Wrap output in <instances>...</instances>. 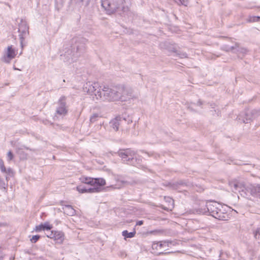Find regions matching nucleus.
Listing matches in <instances>:
<instances>
[{
  "instance_id": "f257e3e1",
  "label": "nucleus",
  "mask_w": 260,
  "mask_h": 260,
  "mask_svg": "<svg viewBox=\"0 0 260 260\" xmlns=\"http://www.w3.org/2000/svg\"><path fill=\"white\" fill-rule=\"evenodd\" d=\"M97 96L99 100L104 101H126L128 99V91L122 86L110 88L107 85H103L101 91H98Z\"/></svg>"
},
{
  "instance_id": "f03ea898",
  "label": "nucleus",
  "mask_w": 260,
  "mask_h": 260,
  "mask_svg": "<svg viewBox=\"0 0 260 260\" xmlns=\"http://www.w3.org/2000/svg\"><path fill=\"white\" fill-rule=\"evenodd\" d=\"M80 180L81 182L91 186L90 187H88L83 184L78 185L76 190L80 193L99 192L101 190V187L106 185L105 180L101 178H93L82 176Z\"/></svg>"
},
{
  "instance_id": "7ed1b4c3",
  "label": "nucleus",
  "mask_w": 260,
  "mask_h": 260,
  "mask_svg": "<svg viewBox=\"0 0 260 260\" xmlns=\"http://www.w3.org/2000/svg\"><path fill=\"white\" fill-rule=\"evenodd\" d=\"M221 205L216 202H208L205 206L201 207L200 212L202 214L210 213L214 218L219 220H225L220 208Z\"/></svg>"
},
{
  "instance_id": "20e7f679",
  "label": "nucleus",
  "mask_w": 260,
  "mask_h": 260,
  "mask_svg": "<svg viewBox=\"0 0 260 260\" xmlns=\"http://www.w3.org/2000/svg\"><path fill=\"white\" fill-rule=\"evenodd\" d=\"M229 185L232 190L234 192H239L241 196L246 198H249L248 193L250 194V190L248 187L251 185H246L243 182L238 180H233L229 182Z\"/></svg>"
},
{
  "instance_id": "39448f33",
  "label": "nucleus",
  "mask_w": 260,
  "mask_h": 260,
  "mask_svg": "<svg viewBox=\"0 0 260 260\" xmlns=\"http://www.w3.org/2000/svg\"><path fill=\"white\" fill-rule=\"evenodd\" d=\"M18 54V50L15 47L12 45H9L4 50L1 59L4 62L9 63L17 57Z\"/></svg>"
},
{
  "instance_id": "423d86ee",
  "label": "nucleus",
  "mask_w": 260,
  "mask_h": 260,
  "mask_svg": "<svg viewBox=\"0 0 260 260\" xmlns=\"http://www.w3.org/2000/svg\"><path fill=\"white\" fill-rule=\"evenodd\" d=\"M102 86H100L97 82L91 83L87 82L83 87V91L90 95L93 99L99 100L98 98V93L99 91H101Z\"/></svg>"
},
{
  "instance_id": "0eeeda50",
  "label": "nucleus",
  "mask_w": 260,
  "mask_h": 260,
  "mask_svg": "<svg viewBox=\"0 0 260 260\" xmlns=\"http://www.w3.org/2000/svg\"><path fill=\"white\" fill-rule=\"evenodd\" d=\"M122 3V0H114L112 3L109 0H102V6L109 13H113L120 8L119 4Z\"/></svg>"
},
{
  "instance_id": "6e6552de",
  "label": "nucleus",
  "mask_w": 260,
  "mask_h": 260,
  "mask_svg": "<svg viewBox=\"0 0 260 260\" xmlns=\"http://www.w3.org/2000/svg\"><path fill=\"white\" fill-rule=\"evenodd\" d=\"M18 31L19 32V36L20 39L21 46L22 48H23V42L29 34L28 26L25 21L22 20H21L18 26Z\"/></svg>"
},
{
  "instance_id": "1a4fd4ad",
  "label": "nucleus",
  "mask_w": 260,
  "mask_h": 260,
  "mask_svg": "<svg viewBox=\"0 0 260 260\" xmlns=\"http://www.w3.org/2000/svg\"><path fill=\"white\" fill-rule=\"evenodd\" d=\"M56 114L64 116L68 113V108L66 105V98L61 96L58 102V105L56 109Z\"/></svg>"
},
{
  "instance_id": "9d476101",
  "label": "nucleus",
  "mask_w": 260,
  "mask_h": 260,
  "mask_svg": "<svg viewBox=\"0 0 260 260\" xmlns=\"http://www.w3.org/2000/svg\"><path fill=\"white\" fill-rule=\"evenodd\" d=\"M49 238L53 239L56 243L62 244L64 239V235L63 232L58 231H52L47 235Z\"/></svg>"
},
{
  "instance_id": "9b49d317",
  "label": "nucleus",
  "mask_w": 260,
  "mask_h": 260,
  "mask_svg": "<svg viewBox=\"0 0 260 260\" xmlns=\"http://www.w3.org/2000/svg\"><path fill=\"white\" fill-rule=\"evenodd\" d=\"M118 154L123 161H127L134 155V152L129 149L122 150L118 152Z\"/></svg>"
},
{
  "instance_id": "f8f14e48",
  "label": "nucleus",
  "mask_w": 260,
  "mask_h": 260,
  "mask_svg": "<svg viewBox=\"0 0 260 260\" xmlns=\"http://www.w3.org/2000/svg\"><path fill=\"white\" fill-rule=\"evenodd\" d=\"M0 170L1 172L5 175L6 180H8L10 176L13 175V170L10 168H6L5 166L4 162L2 160H0Z\"/></svg>"
},
{
  "instance_id": "ddd939ff",
  "label": "nucleus",
  "mask_w": 260,
  "mask_h": 260,
  "mask_svg": "<svg viewBox=\"0 0 260 260\" xmlns=\"http://www.w3.org/2000/svg\"><path fill=\"white\" fill-rule=\"evenodd\" d=\"M53 228L52 224L49 222H45L39 225L36 226L34 230L36 232H39L41 231L50 230Z\"/></svg>"
},
{
  "instance_id": "4468645a",
  "label": "nucleus",
  "mask_w": 260,
  "mask_h": 260,
  "mask_svg": "<svg viewBox=\"0 0 260 260\" xmlns=\"http://www.w3.org/2000/svg\"><path fill=\"white\" fill-rule=\"evenodd\" d=\"M248 188L250 190V194L260 198V184L250 185Z\"/></svg>"
},
{
  "instance_id": "2eb2a0df",
  "label": "nucleus",
  "mask_w": 260,
  "mask_h": 260,
  "mask_svg": "<svg viewBox=\"0 0 260 260\" xmlns=\"http://www.w3.org/2000/svg\"><path fill=\"white\" fill-rule=\"evenodd\" d=\"M166 246V242H160L153 243L152 247L153 249H156L157 252L160 253L162 252L163 248Z\"/></svg>"
},
{
  "instance_id": "dca6fc26",
  "label": "nucleus",
  "mask_w": 260,
  "mask_h": 260,
  "mask_svg": "<svg viewBox=\"0 0 260 260\" xmlns=\"http://www.w3.org/2000/svg\"><path fill=\"white\" fill-rule=\"evenodd\" d=\"M239 120L244 123H249L251 120V115L250 113L241 114L239 116Z\"/></svg>"
},
{
  "instance_id": "f3484780",
  "label": "nucleus",
  "mask_w": 260,
  "mask_h": 260,
  "mask_svg": "<svg viewBox=\"0 0 260 260\" xmlns=\"http://www.w3.org/2000/svg\"><path fill=\"white\" fill-rule=\"evenodd\" d=\"M63 212L69 216H73L75 214V210L70 205H66L63 207Z\"/></svg>"
},
{
  "instance_id": "a211bd4d",
  "label": "nucleus",
  "mask_w": 260,
  "mask_h": 260,
  "mask_svg": "<svg viewBox=\"0 0 260 260\" xmlns=\"http://www.w3.org/2000/svg\"><path fill=\"white\" fill-rule=\"evenodd\" d=\"M119 124V119L117 118L112 120L110 122V125L115 131L118 129Z\"/></svg>"
},
{
  "instance_id": "6ab92c4d",
  "label": "nucleus",
  "mask_w": 260,
  "mask_h": 260,
  "mask_svg": "<svg viewBox=\"0 0 260 260\" xmlns=\"http://www.w3.org/2000/svg\"><path fill=\"white\" fill-rule=\"evenodd\" d=\"M136 232L128 233L127 231L122 232V236L125 238H133L134 237Z\"/></svg>"
},
{
  "instance_id": "aec40b11",
  "label": "nucleus",
  "mask_w": 260,
  "mask_h": 260,
  "mask_svg": "<svg viewBox=\"0 0 260 260\" xmlns=\"http://www.w3.org/2000/svg\"><path fill=\"white\" fill-rule=\"evenodd\" d=\"M166 199L167 202L169 203L168 209L171 210V209L174 207V201L172 198L169 197Z\"/></svg>"
},
{
  "instance_id": "412c9836",
  "label": "nucleus",
  "mask_w": 260,
  "mask_h": 260,
  "mask_svg": "<svg viewBox=\"0 0 260 260\" xmlns=\"http://www.w3.org/2000/svg\"><path fill=\"white\" fill-rule=\"evenodd\" d=\"M254 235L256 239L260 240V228H257L254 231Z\"/></svg>"
},
{
  "instance_id": "4be33fe9",
  "label": "nucleus",
  "mask_w": 260,
  "mask_h": 260,
  "mask_svg": "<svg viewBox=\"0 0 260 260\" xmlns=\"http://www.w3.org/2000/svg\"><path fill=\"white\" fill-rule=\"evenodd\" d=\"M7 160L10 162L14 158V155L11 151H9L7 154Z\"/></svg>"
},
{
  "instance_id": "5701e85b",
  "label": "nucleus",
  "mask_w": 260,
  "mask_h": 260,
  "mask_svg": "<svg viewBox=\"0 0 260 260\" xmlns=\"http://www.w3.org/2000/svg\"><path fill=\"white\" fill-rule=\"evenodd\" d=\"M40 238V236L39 235L33 236L30 239V241L31 243H36Z\"/></svg>"
},
{
  "instance_id": "b1692460",
  "label": "nucleus",
  "mask_w": 260,
  "mask_h": 260,
  "mask_svg": "<svg viewBox=\"0 0 260 260\" xmlns=\"http://www.w3.org/2000/svg\"><path fill=\"white\" fill-rule=\"evenodd\" d=\"M99 117V115L98 114H92L90 118V120L91 122H94L96 118Z\"/></svg>"
},
{
  "instance_id": "393cba45",
  "label": "nucleus",
  "mask_w": 260,
  "mask_h": 260,
  "mask_svg": "<svg viewBox=\"0 0 260 260\" xmlns=\"http://www.w3.org/2000/svg\"><path fill=\"white\" fill-rule=\"evenodd\" d=\"M177 3L179 4L183 5L184 6H187L188 4L187 0H178Z\"/></svg>"
},
{
  "instance_id": "a878e982",
  "label": "nucleus",
  "mask_w": 260,
  "mask_h": 260,
  "mask_svg": "<svg viewBox=\"0 0 260 260\" xmlns=\"http://www.w3.org/2000/svg\"><path fill=\"white\" fill-rule=\"evenodd\" d=\"M260 19V17H255V16H254V17H252L250 18V21H251V22H256V21H258Z\"/></svg>"
},
{
  "instance_id": "bb28decb",
  "label": "nucleus",
  "mask_w": 260,
  "mask_h": 260,
  "mask_svg": "<svg viewBox=\"0 0 260 260\" xmlns=\"http://www.w3.org/2000/svg\"><path fill=\"white\" fill-rule=\"evenodd\" d=\"M108 187H109V186ZM109 187H111V188H113V189L119 188L120 187V185H117V184L112 185L110 186H109Z\"/></svg>"
},
{
  "instance_id": "cd10ccee",
  "label": "nucleus",
  "mask_w": 260,
  "mask_h": 260,
  "mask_svg": "<svg viewBox=\"0 0 260 260\" xmlns=\"http://www.w3.org/2000/svg\"><path fill=\"white\" fill-rule=\"evenodd\" d=\"M143 223V222L142 220H140V221H138L137 222V225H142Z\"/></svg>"
},
{
  "instance_id": "c85d7f7f",
  "label": "nucleus",
  "mask_w": 260,
  "mask_h": 260,
  "mask_svg": "<svg viewBox=\"0 0 260 260\" xmlns=\"http://www.w3.org/2000/svg\"><path fill=\"white\" fill-rule=\"evenodd\" d=\"M194 106H195V104L192 105V107H191V108L192 109V110L196 111V110H197V109H196V108H194Z\"/></svg>"
},
{
  "instance_id": "c756f323",
  "label": "nucleus",
  "mask_w": 260,
  "mask_h": 260,
  "mask_svg": "<svg viewBox=\"0 0 260 260\" xmlns=\"http://www.w3.org/2000/svg\"><path fill=\"white\" fill-rule=\"evenodd\" d=\"M2 250L0 249V260H2Z\"/></svg>"
},
{
  "instance_id": "7c9ffc66",
  "label": "nucleus",
  "mask_w": 260,
  "mask_h": 260,
  "mask_svg": "<svg viewBox=\"0 0 260 260\" xmlns=\"http://www.w3.org/2000/svg\"><path fill=\"white\" fill-rule=\"evenodd\" d=\"M197 105L198 106H201V105H202V103H201V102H200V101L198 102V103H197Z\"/></svg>"
},
{
  "instance_id": "2f4dec72",
  "label": "nucleus",
  "mask_w": 260,
  "mask_h": 260,
  "mask_svg": "<svg viewBox=\"0 0 260 260\" xmlns=\"http://www.w3.org/2000/svg\"><path fill=\"white\" fill-rule=\"evenodd\" d=\"M186 57V55L185 54H183L181 57Z\"/></svg>"
},
{
  "instance_id": "473e14b6",
  "label": "nucleus",
  "mask_w": 260,
  "mask_h": 260,
  "mask_svg": "<svg viewBox=\"0 0 260 260\" xmlns=\"http://www.w3.org/2000/svg\"><path fill=\"white\" fill-rule=\"evenodd\" d=\"M21 54H22V51H21L20 53H19V55H20Z\"/></svg>"
}]
</instances>
